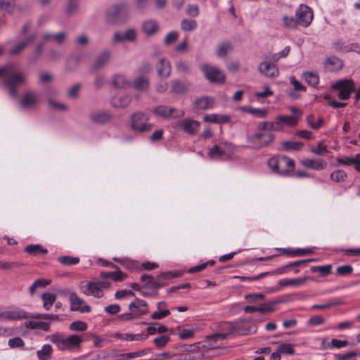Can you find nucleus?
Masks as SVG:
<instances>
[{"mask_svg": "<svg viewBox=\"0 0 360 360\" xmlns=\"http://www.w3.org/2000/svg\"><path fill=\"white\" fill-rule=\"evenodd\" d=\"M295 17L300 26L307 27L312 22L313 11L309 6L300 4L295 11Z\"/></svg>", "mask_w": 360, "mask_h": 360, "instance_id": "6e6552de", "label": "nucleus"}, {"mask_svg": "<svg viewBox=\"0 0 360 360\" xmlns=\"http://www.w3.org/2000/svg\"><path fill=\"white\" fill-rule=\"evenodd\" d=\"M57 299L55 294L50 292H44L41 295L43 301V307L46 310H49Z\"/></svg>", "mask_w": 360, "mask_h": 360, "instance_id": "58836bf2", "label": "nucleus"}, {"mask_svg": "<svg viewBox=\"0 0 360 360\" xmlns=\"http://www.w3.org/2000/svg\"><path fill=\"white\" fill-rule=\"evenodd\" d=\"M332 269V265L328 264L324 266H311V272H319L323 276L328 275Z\"/></svg>", "mask_w": 360, "mask_h": 360, "instance_id": "6e6d98bb", "label": "nucleus"}, {"mask_svg": "<svg viewBox=\"0 0 360 360\" xmlns=\"http://www.w3.org/2000/svg\"><path fill=\"white\" fill-rule=\"evenodd\" d=\"M4 49L0 46V56ZM0 77H4V83L9 89V93L13 96L17 94V88L26 85L27 75L20 70L16 64H7L0 68Z\"/></svg>", "mask_w": 360, "mask_h": 360, "instance_id": "f257e3e1", "label": "nucleus"}, {"mask_svg": "<svg viewBox=\"0 0 360 360\" xmlns=\"http://www.w3.org/2000/svg\"><path fill=\"white\" fill-rule=\"evenodd\" d=\"M179 37V33L176 31H172L169 32L164 39V44L167 46H169L174 43Z\"/></svg>", "mask_w": 360, "mask_h": 360, "instance_id": "bf43d9fd", "label": "nucleus"}, {"mask_svg": "<svg viewBox=\"0 0 360 360\" xmlns=\"http://www.w3.org/2000/svg\"><path fill=\"white\" fill-rule=\"evenodd\" d=\"M129 308L132 312L136 313L139 316L148 313V304L143 300L136 299L134 302L130 303Z\"/></svg>", "mask_w": 360, "mask_h": 360, "instance_id": "aec40b11", "label": "nucleus"}, {"mask_svg": "<svg viewBox=\"0 0 360 360\" xmlns=\"http://www.w3.org/2000/svg\"><path fill=\"white\" fill-rule=\"evenodd\" d=\"M342 61L335 56L328 58L325 62V67L330 71H338L342 69Z\"/></svg>", "mask_w": 360, "mask_h": 360, "instance_id": "c85d7f7f", "label": "nucleus"}, {"mask_svg": "<svg viewBox=\"0 0 360 360\" xmlns=\"http://www.w3.org/2000/svg\"><path fill=\"white\" fill-rule=\"evenodd\" d=\"M307 278H285L281 279L278 282L279 288H274L272 289V291L278 290L281 288L287 287V286H300L304 283Z\"/></svg>", "mask_w": 360, "mask_h": 360, "instance_id": "4be33fe9", "label": "nucleus"}, {"mask_svg": "<svg viewBox=\"0 0 360 360\" xmlns=\"http://www.w3.org/2000/svg\"><path fill=\"white\" fill-rule=\"evenodd\" d=\"M275 139V135L271 132L257 131L254 134L248 136L247 141L256 149L265 148L271 144Z\"/></svg>", "mask_w": 360, "mask_h": 360, "instance_id": "20e7f679", "label": "nucleus"}, {"mask_svg": "<svg viewBox=\"0 0 360 360\" xmlns=\"http://www.w3.org/2000/svg\"><path fill=\"white\" fill-rule=\"evenodd\" d=\"M82 292L87 296H94L96 298L103 297V290H101L97 282H89L82 289Z\"/></svg>", "mask_w": 360, "mask_h": 360, "instance_id": "6ab92c4d", "label": "nucleus"}, {"mask_svg": "<svg viewBox=\"0 0 360 360\" xmlns=\"http://www.w3.org/2000/svg\"><path fill=\"white\" fill-rule=\"evenodd\" d=\"M8 321H17L27 319V312L19 307H10L8 309Z\"/></svg>", "mask_w": 360, "mask_h": 360, "instance_id": "bb28decb", "label": "nucleus"}, {"mask_svg": "<svg viewBox=\"0 0 360 360\" xmlns=\"http://www.w3.org/2000/svg\"><path fill=\"white\" fill-rule=\"evenodd\" d=\"M232 49V46L229 41H224L218 44L216 53L219 58L225 57Z\"/></svg>", "mask_w": 360, "mask_h": 360, "instance_id": "4c0bfd02", "label": "nucleus"}, {"mask_svg": "<svg viewBox=\"0 0 360 360\" xmlns=\"http://www.w3.org/2000/svg\"><path fill=\"white\" fill-rule=\"evenodd\" d=\"M66 36L67 34L65 32H60L56 34L46 33L44 34L43 39L44 41L53 39L58 44H62L65 41Z\"/></svg>", "mask_w": 360, "mask_h": 360, "instance_id": "a19ab883", "label": "nucleus"}, {"mask_svg": "<svg viewBox=\"0 0 360 360\" xmlns=\"http://www.w3.org/2000/svg\"><path fill=\"white\" fill-rule=\"evenodd\" d=\"M37 38L35 33L31 34L24 41H20L15 45L9 51L12 56H16L22 53L27 46L31 44Z\"/></svg>", "mask_w": 360, "mask_h": 360, "instance_id": "a211bd4d", "label": "nucleus"}, {"mask_svg": "<svg viewBox=\"0 0 360 360\" xmlns=\"http://www.w3.org/2000/svg\"><path fill=\"white\" fill-rule=\"evenodd\" d=\"M150 352H152V349L148 348L135 352L115 354H114V356L116 357V360H126L133 358H137Z\"/></svg>", "mask_w": 360, "mask_h": 360, "instance_id": "cd10ccee", "label": "nucleus"}, {"mask_svg": "<svg viewBox=\"0 0 360 360\" xmlns=\"http://www.w3.org/2000/svg\"><path fill=\"white\" fill-rule=\"evenodd\" d=\"M186 13L191 17H197L200 13L198 6L197 4L187 5Z\"/></svg>", "mask_w": 360, "mask_h": 360, "instance_id": "69168bd1", "label": "nucleus"}, {"mask_svg": "<svg viewBox=\"0 0 360 360\" xmlns=\"http://www.w3.org/2000/svg\"><path fill=\"white\" fill-rule=\"evenodd\" d=\"M8 345L11 348H22L25 346V342L21 338L15 337L11 338Z\"/></svg>", "mask_w": 360, "mask_h": 360, "instance_id": "052dcab7", "label": "nucleus"}, {"mask_svg": "<svg viewBox=\"0 0 360 360\" xmlns=\"http://www.w3.org/2000/svg\"><path fill=\"white\" fill-rule=\"evenodd\" d=\"M131 15L130 6L127 2H120L111 5L105 11V18L110 25H123Z\"/></svg>", "mask_w": 360, "mask_h": 360, "instance_id": "f03ea898", "label": "nucleus"}, {"mask_svg": "<svg viewBox=\"0 0 360 360\" xmlns=\"http://www.w3.org/2000/svg\"><path fill=\"white\" fill-rule=\"evenodd\" d=\"M117 269V271H116L101 272L100 274L101 278H102L103 279L111 278L114 281H123L127 277V274L123 273L121 270H120L119 268Z\"/></svg>", "mask_w": 360, "mask_h": 360, "instance_id": "7c9ffc66", "label": "nucleus"}, {"mask_svg": "<svg viewBox=\"0 0 360 360\" xmlns=\"http://www.w3.org/2000/svg\"><path fill=\"white\" fill-rule=\"evenodd\" d=\"M25 326L30 329L41 328L44 331H48L50 328V324L43 321H29L25 322Z\"/></svg>", "mask_w": 360, "mask_h": 360, "instance_id": "79ce46f5", "label": "nucleus"}, {"mask_svg": "<svg viewBox=\"0 0 360 360\" xmlns=\"http://www.w3.org/2000/svg\"><path fill=\"white\" fill-rule=\"evenodd\" d=\"M311 152L317 155H323L325 153H327L328 148L326 145H323L321 142L319 143L316 148H311Z\"/></svg>", "mask_w": 360, "mask_h": 360, "instance_id": "774afa93", "label": "nucleus"}, {"mask_svg": "<svg viewBox=\"0 0 360 360\" xmlns=\"http://www.w3.org/2000/svg\"><path fill=\"white\" fill-rule=\"evenodd\" d=\"M112 118V114L106 110L94 112L89 115L90 121L98 124H105L110 122Z\"/></svg>", "mask_w": 360, "mask_h": 360, "instance_id": "4468645a", "label": "nucleus"}, {"mask_svg": "<svg viewBox=\"0 0 360 360\" xmlns=\"http://www.w3.org/2000/svg\"><path fill=\"white\" fill-rule=\"evenodd\" d=\"M58 261L65 266L75 265L79 262V258L72 256H61L58 258Z\"/></svg>", "mask_w": 360, "mask_h": 360, "instance_id": "3c124183", "label": "nucleus"}, {"mask_svg": "<svg viewBox=\"0 0 360 360\" xmlns=\"http://www.w3.org/2000/svg\"><path fill=\"white\" fill-rule=\"evenodd\" d=\"M113 85L117 88H126L130 86V82L123 75H116L112 81Z\"/></svg>", "mask_w": 360, "mask_h": 360, "instance_id": "de8ad7c7", "label": "nucleus"}, {"mask_svg": "<svg viewBox=\"0 0 360 360\" xmlns=\"http://www.w3.org/2000/svg\"><path fill=\"white\" fill-rule=\"evenodd\" d=\"M342 304H343V301L341 298H334L327 301L323 304H314L311 308L313 309H328Z\"/></svg>", "mask_w": 360, "mask_h": 360, "instance_id": "72a5a7b5", "label": "nucleus"}, {"mask_svg": "<svg viewBox=\"0 0 360 360\" xmlns=\"http://www.w3.org/2000/svg\"><path fill=\"white\" fill-rule=\"evenodd\" d=\"M215 101L213 98L211 97H201L198 99L194 103L195 107L201 110H206L212 108L214 106Z\"/></svg>", "mask_w": 360, "mask_h": 360, "instance_id": "393cba45", "label": "nucleus"}, {"mask_svg": "<svg viewBox=\"0 0 360 360\" xmlns=\"http://www.w3.org/2000/svg\"><path fill=\"white\" fill-rule=\"evenodd\" d=\"M157 73L161 79L168 78L172 73V65L169 60L165 58H160L155 65Z\"/></svg>", "mask_w": 360, "mask_h": 360, "instance_id": "f8f14e48", "label": "nucleus"}, {"mask_svg": "<svg viewBox=\"0 0 360 360\" xmlns=\"http://www.w3.org/2000/svg\"><path fill=\"white\" fill-rule=\"evenodd\" d=\"M149 116L142 111L133 112L129 117L130 129L136 133L144 134L149 132L153 127Z\"/></svg>", "mask_w": 360, "mask_h": 360, "instance_id": "7ed1b4c3", "label": "nucleus"}, {"mask_svg": "<svg viewBox=\"0 0 360 360\" xmlns=\"http://www.w3.org/2000/svg\"><path fill=\"white\" fill-rule=\"evenodd\" d=\"M278 352L284 354H293L295 352L294 346L292 344H283L278 348Z\"/></svg>", "mask_w": 360, "mask_h": 360, "instance_id": "0e129e2a", "label": "nucleus"}, {"mask_svg": "<svg viewBox=\"0 0 360 360\" xmlns=\"http://www.w3.org/2000/svg\"><path fill=\"white\" fill-rule=\"evenodd\" d=\"M141 280L142 281H146L145 288H152L154 290H157L162 286L161 283H159L156 279V278L147 275L143 274L141 276Z\"/></svg>", "mask_w": 360, "mask_h": 360, "instance_id": "f704fd0d", "label": "nucleus"}, {"mask_svg": "<svg viewBox=\"0 0 360 360\" xmlns=\"http://www.w3.org/2000/svg\"><path fill=\"white\" fill-rule=\"evenodd\" d=\"M53 353L52 347L46 344L42 348L37 352V356L39 360H49Z\"/></svg>", "mask_w": 360, "mask_h": 360, "instance_id": "e433bc0d", "label": "nucleus"}, {"mask_svg": "<svg viewBox=\"0 0 360 360\" xmlns=\"http://www.w3.org/2000/svg\"><path fill=\"white\" fill-rule=\"evenodd\" d=\"M83 339L82 336L72 334L68 337H64L63 345L62 351L72 350L76 348H79Z\"/></svg>", "mask_w": 360, "mask_h": 360, "instance_id": "2eb2a0df", "label": "nucleus"}, {"mask_svg": "<svg viewBox=\"0 0 360 360\" xmlns=\"http://www.w3.org/2000/svg\"><path fill=\"white\" fill-rule=\"evenodd\" d=\"M282 301H274L269 302L262 304L259 307H258L259 312L261 313H269L274 311V306L278 303L281 302Z\"/></svg>", "mask_w": 360, "mask_h": 360, "instance_id": "5fc2aeb1", "label": "nucleus"}, {"mask_svg": "<svg viewBox=\"0 0 360 360\" xmlns=\"http://www.w3.org/2000/svg\"><path fill=\"white\" fill-rule=\"evenodd\" d=\"M158 311H155L152 315L153 319H162L169 315V311L166 308L167 304L165 302L158 303Z\"/></svg>", "mask_w": 360, "mask_h": 360, "instance_id": "2f4dec72", "label": "nucleus"}, {"mask_svg": "<svg viewBox=\"0 0 360 360\" xmlns=\"http://www.w3.org/2000/svg\"><path fill=\"white\" fill-rule=\"evenodd\" d=\"M176 68L180 73H188L190 71V64L187 61L179 60L176 63Z\"/></svg>", "mask_w": 360, "mask_h": 360, "instance_id": "680f3d73", "label": "nucleus"}, {"mask_svg": "<svg viewBox=\"0 0 360 360\" xmlns=\"http://www.w3.org/2000/svg\"><path fill=\"white\" fill-rule=\"evenodd\" d=\"M203 121L205 122L224 124L229 123L231 121V117L226 115L210 114L203 117Z\"/></svg>", "mask_w": 360, "mask_h": 360, "instance_id": "a878e982", "label": "nucleus"}, {"mask_svg": "<svg viewBox=\"0 0 360 360\" xmlns=\"http://www.w3.org/2000/svg\"><path fill=\"white\" fill-rule=\"evenodd\" d=\"M295 169V162L292 159L282 155L281 156V162L278 174L287 175L289 172H291Z\"/></svg>", "mask_w": 360, "mask_h": 360, "instance_id": "f3484780", "label": "nucleus"}, {"mask_svg": "<svg viewBox=\"0 0 360 360\" xmlns=\"http://www.w3.org/2000/svg\"><path fill=\"white\" fill-rule=\"evenodd\" d=\"M259 72L269 78H276L279 75V70L276 65L270 62H262L258 68Z\"/></svg>", "mask_w": 360, "mask_h": 360, "instance_id": "ddd939ff", "label": "nucleus"}, {"mask_svg": "<svg viewBox=\"0 0 360 360\" xmlns=\"http://www.w3.org/2000/svg\"><path fill=\"white\" fill-rule=\"evenodd\" d=\"M301 165L308 169L314 170H322L327 166V163L323 160L317 161L313 159L305 158L300 161Z\"/></svg>", "mask_w": 360, "mask_h": 360, "instance_id": "b1692460", "label": "nucleus"}, {"mask_svg": "<svg viewBox=\"0 0 360 360\" xmlns=\"http://www.w3.org/2000/svg\"><path fill=\"white\" fill-rule=\"evenodd\" d=\"M142 29L146 35H153L158 31V25L154 20H148L143 22Z\"/></svg>", "mask_w": 360, "mask_h": 360, "instance_id": "473e14b6", "label": "nucleus"}, {"mask_svg": "<svg viewBox=\"0 0 360 360\" xmlns=\"http://www.w3.org/2000/svg\"><path fill=\"white\" fill-rule=\"evenodd\" d=\"M70 309L72 311H78L81 313H89L91 307L86 304L82 298L79 297L75 292H70Z\"/></svg>", "mask_w": 360, "mask_h": 360, "instance_id": "1a4fd4ad", "label": "nucleus"}, {"mask_svg": "<svg viewBox=\"0 0 360 360\" xmlns=\"http://www.w3.org/2000/svg\"><path fill=\"white\" fill-rule=\"evenodd\" d=\"M178 125L185 133L194 136L199 131L201 124L197 120L186 118L181 120Z\"/></svg>", "mask_w": 360, "mask_h": 360, "instance_id": "9d476101", "label": "nucleus"}, {"mask_svg": "<svg viewBox=\"0 0 360 360\" xmlns=\"http://www.w3.org/2000/svg\"><path fill=\"white\" fill-rule=\"evenodd\" d=\"M153 112L156 116L165 119L180 118L185 115L184 110L167 105H158L153 110Z\"/></svg>", "mask_w": 360, "mask_h": 360, "instance_id": "0eeeda50", "label": "nucleus"}, {"mask_svg": "<svg viewBox=\"0 0 360 360\" xmlns=\"http://www.w3.org/2000/svg\"><path fill=\"white\" fill-rule=\"evenodd\" d=\"M200 70L203 72L207 79L210 82L222 83L224 82V74L216 66L205 64L201 66Z\"/></svg>", "mask_w": 360, "mask_h": 360, "instance_id": "423d86ee", "label": "nucleus"}, {"mask_svg": "<svg viewBox=\"0 0 360 360\" xmlns=\"http://www.w3.org/2000/svg\"><path fill=\"white\" fill-rule=\"evenodd\" d=\"M112 55L111 51L108 49L103 50L101 52L95 59L93 68L98 70L105 66L110 59Z\"/></svg>", "mask_w": 360, "mask_h": 360, "instance_id": "412c9836", "label": "nucleus"}, {"mask_svg": "<svg viewBox=\"0 0 360 360\" xmlns=\"http://www.w3.org/2000/svg\"><path fill=\"white\" fill-rule=\"evenodd\" d=\"M25 252L34 256L39 254L46 255L48 253L47 249L44 248L40 244L29 245L25 248Z\"/></svg>", "mask_w": 360, "mask_h": 360, "instance_id": "c9c22d12", "label": "nucleus"}, {"mask_svg": "<svg viewBox=\"0 0 360 360\" xmlns=\"http://www.w3.org/2000/svg\"><path fill=\"white\" fill-rule=\"evenodd\" d=\"M240 110L259 118H265L267 116L268 110L266 108H255L250 106H243Z\"/></svg>", "mask_w": 360, "mask_h": 360, "instance_id": "c756f323", "label": "nucleus"}, {"mask_svg": "<svg viewBox=\"0 0 360 360\" xmlns=\"http://www.w3.org/2000/svg\"><path fill=\"white\" fill-rule=\"evenodd\" d=\"M40 101L39 94L35 91H27L20 100V105L25 109L33 108L37 105Z\"/></svg>", "mask_w": 360, "mask_h": 360, "instance_id": "9b49d317", "label": "nucleus"}, {"mask_svg": "<svg viewBox=\"0 0 360 360\" xmlns=\"http://www.w3.org/2000/svg\"><path fill=\"white\" fill-rule=\"evenodd\" d=\"M347 177V173L342 170L335 171L330 174L331 180L337 183L345 181Z\"/></svg>", "mask_w": 360, "mask_h": 360, "instance_id": "4d7b16f0", "label": "nucleus"}, {"mask_svg": "<svg viewBox=\"0 0 360 360\" xmlns=\"http://www.w3.org/2000/svg\"><path fill=\"white\" fill-rule=\"evenodd\" d=\"M22 265L18 262H4L0 260V269L8 270L20 267Z\"/></svg>", "mask_w": 360, "mask_h": 360, "instance_id": "13d9d810", "label": "nucleus"}, {"mask_svg": "<svg viewBox=\"0 0 360 360\" xmlns=\"http://www.w3.org/2000/svg\"><path fill=\"white\" fill-rule=\"evenodd\" d=\"M224 155H226L225 149L218 145H214L208 151V156L212 160H219Z\"/></svg>", "mask_w": 360, "mask_h": 360, "instance_id": "c03bdc74", "label": "nucleus"}, {"mask_svg": "<svg viewBox=\"0 0 360 360\" xmlns=\"http://www.w3.org/2000/svg\"><path fill=\"white\" fill-rule=\"evenodd\" d=\"M333 89L339 91L338 97L341 100H347L355 90L354 82L352 79H340L333 86Z\"/></svg>", "mask_w": 360, "mask_h": 360, "instance_id": "39448f33", "label": "nucleus"}, {"mask_svg": "<svg viewBox=\"0 0 360 360\" xmlns=\"http://www.w3.org/2000/svg\"><path fill=\"white\" fill-rule=\"evenodd\" d=\"M188 86L178 79L171 82V93L181 94L186 92Z\"/></svg>", "mask_w": 360, "mask_h": 360, "instance_id": "ea45409f", "label": "nucleus"}, {"mask_svg": "<svg viewBox=\"0 0 360 360\" xmlns=\"http://www.w3.org/2000/svg\"><path fill=\"white\" fill-rule=\"evenodd\" d=\"M281 162V156L272 157L268 160V166L274 173L278 174Z\"/></svg>", "mask_w": 360, "mask_h": 360, "instance_id": "864d4df0", "label": "nucleus"}, {"mask_svg": "<svg viewBox=\"0 0 360 360\" xmlns=\"http://www.w3.org/2000/svg\"><path fill=\"white\" fill-rule=\"evenodd\" d=\"M302 147L303 143L300 141H285L282 143L283 150H300Z\"/></svg>", "mask_w": 360, "mask_h": 360, "instance_id": "8fccbe9b", "label": "nucleus"}, {"mask_svg": "<svg viewBox=\"0 0 360 360\" xmlns=\"http://www.w3.org/2000/svg\"><path fill=\"white\" fill-rule=\"evenodd\" d=\"M64 337L65 336L60 333H55L47 336L46 339L53 344H55L57 346L58 350L62 351Z\"/></svg>", "mask_w": 360, "mask_h": 360, "instance_id": "37998d69", "label": "nucleus"}, {"mask_svg": "<svg viewBox=\"0 0 360 360\" xmlns=\"http://www.w3.org/2000/svg\"><path fill=\"white\" fill-rule=\"evenodd\" d=\"M198 27L197 22L194 20L183 19L181 22V28L184 32H192Z\"/></svg>", "mask_w": 360, "mask_h": 360, "instance_id": "09e8293b", "label": "nucleus"}, {"mask_svg": "<svg viewBox=\"0 0 360 360\" xmlns=\"http://www.w3.org/2000/svg\"><path fill=\"white\" fill-rule=\"evenodd\" d=\"M131 102V96L126 94H119L111 100L112 105L115 108H125Z\"/></svg>", "mask_w": 360, "mask_h": 360, "instance_id": "dca6fc26", "label": "nucleus"}, {"mask_svg": "<svg viewBox=\"0 0 360 360\" xmlns=\"http://www.w3.org/2000/svg\"><path fill=\"white\" fill-rule=\"evenodd\" d=\"M282 19L283 27L287 29H295L300 26L296 17L285 15Z\"/></svg>", "mask_w": 360, "mask_h": 360, "instance_id": "49530a36", "label": "nucleus"}, {"mask_svg": "<svg viewBox=\"0 0 360 360\" xmlns=\"http://www.w3.org/2000/svg\"><path fill=\"white\" fill-rule=\"evenodd\" d=\"M302 76L306 82L311 86H316L319 84V77L316 72H306L302 74Z\"/></svg>", "mask_w": 360, "mask_h": 360, "instance_id": "a18cd8bd", "label": "nucleus"}, {"mask_svg": "<svg viewBox=\"0 0 360 360\" xmlns=\"http://www.w3.org/2000/svg\"><path fill=\"white\" fill-rule=\"evenodd\" d=\"M282 119L280 115L276 117L274 122H271V131H278L283 129L284 125Z\"/></svg>", "mask_w": 360, "mask_h": 360, "instance_id": "338daca9", "label": "nucleus"}, {"mask_svg": "<svg viewBox=\"0 0 360 360\" xmlns=\"http://www.w3.org/2000/svg\"><path fill=\"white\" fill-rule=\"evenodd\" d=\"M170 338L168 335H162L160 337H158L153 340V343L158 347V348H163L166 346V345L169 341Z\"/></svg>", "mask_w": 360, "mask_h": 360, "instance_id": "e2e57ef3", "label": "nucleus"}, {"mask_svg": "<svg viewBox=\"0 0 360 360\" xmlns=\"http://www.w3.org/2000/svg\"><path fill=\"white\" fill-rule=\"evenodd\" d=\"M132 86L139 91L145 92L150 87V82L148 77L145 75H139L136 77L133 82Z\"/></svg>", "mask_w": 360, "mask_h": 360, "instance_id": "5701e85b", "label": "nucleus"}, {"mask_svg": "<svg viewBox=\"0 0 360 360\" xmlns=\"http://www.w3.org/2000/svg\"><path fill=\"white\" fill-rule=\"evenodd\" d=\"M87 323L82 321H73L70 324L69 328L72 331L83 332L87 329Z\"/></svg>", "mask_w": 360, "mask_h": 360, "instance_id": "603ef678", "label": "nucleus"}]
</instances>
